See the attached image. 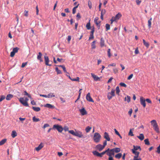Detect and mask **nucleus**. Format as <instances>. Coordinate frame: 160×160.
I'll return each instance as SVG.
<instances>
[{"label": "nucleus", "instance_id": "nucleus-1", "mask_svg": "<svg viewBox=\"0 0 160 160\" xmlns=\"http://www.w3.org/2000/svg\"><path fill=\"white\" fill-rule=\"evenodd\" d=\"M101 138V136L100 134L98 132H95L94 135L93 140L94 141L97 143L99 142Z\"/></svg>", "mask_w": 160, "mask_h": 160}, {"label": "nucleus", "instance_id": "nucleus-2", "mask_svg": "<svg viewBox=\"0 0 160 160\" xmlns=\"http://www.w3.org/2000/svg\"><path fill=\"white\" fill-rule=\"evenodd\" d=\"M115 90L114 89H112L111 92H108L107 94V98L108 100L111 99L113 97L115 96Z\"/></svg>", "mask_w": 160, "mask_h": 160}, {"label": "nucleus", "instance_id": "nucleus-3", "mask_svg": "<svg viewBox=\"0 0 160 160\" xmlns=\"http://www.w3.org/2000/svg\"><path fill=\"white\" fill-rule=\"evenodd\" d=\"M53 129H56L58 132H61L63 130V128L62 127L59 125H54L53 126Z\"/></svg>", "mask_w": 160, "mask_h": 160}, {"label": "nucleus", "instance_id": "nucleus-4", "mask_svg": "<svg viewBox=\"0 0 160 160\" xmlns=\"http://www.w3.org/2000/svg\"><path fill=\"white\" fill-rule=\"evenodd\" d=\"M98 19L99 18L98 17H96L94 19V23L96 25V26H97L98 29H99L100 28V27L101 21H98Z\"/></svg>", "mask_w": 160, "mask_h": 160}, {"label": "nucleus", "instance_id": "nucleus-5", "mask_svg": "<svg viewBox=\"0 0 160 160\" xmlns=\"http://www.w3.org/2000/svg\"><path fill=\"white\" fill-rule=\"evenodd\" d=\"M19 101L21 103L23 106L26 107H28V104L27 102H25V100L23 98H19Z\"/></svg>", "mask_w": 160, "mask_h": 160}, {"label": "nucleus", "instance_id": "nucleus-6", "mask_svg": "<svg viewBox=\"0 0 160 160\" xmlns=\"http://www.w3.org/2000/svg\"><path fill=\"white\" fill-rule=\"evenodd\" d=\"M75 136L78 137L80 138H84V136L82 134V132L79 131H77L75 132Z\"/></svg>", "mask_w": 160, "mask_h": 160}, {"label": "nucleus", "instance_id": "nucleus-7", "mask_svg": "<svg viewBox=\"0 0 160 160\" xmlns=\"http://www.w3.org/2000/svg\"><path fill=\"white\" fill-rule=\"evenodd\" d=\"M145 100L143 97H141L140 98V102L141 104L142 105L144 108L146 106Z\"/></svg>", "mask_w": 160, "mask_h": 160}, {"label": "nucleus", "instance_id": "nucleus-8", "mask_svg": "<svg viewBox=\"0 0 160 160\" xmlns=\"http://www.w3.org/2000/svg\"><path fill=\"white\" fill-rule=\"evenodd\" d=\"M86 99L89 102H93L94 101L91 98L90 96V94L88 92L86 95Z\"/></svg>", "mask_w": 160, "mask_h": 160}, {"label": "nucleus", "instance_id": "nucleus-9", "mask_svg": "<svg viewBox=\"0 0 160 160\" xmlns=\"http://www.w3.org/2000/svg\"><path fill=\"white\" fill-rule=\"evenodd\" d=\"M44 60L45 61V65L47 66H51V64H49V62L50 61L49 60V59L48 57V56H44Z\"/></svg>", "mask_w": 160, "mask_h": 160}, {"label": "nucleus", "instance_id": "nucleus-10", "mask_svg": "<svg viewBox=\"0 0 160 160\" xmlns=\"http://www.w3.org/2000/svg\"><path fill=\"white\" fill-rule=\"evenodd\" d=\"M122 16L120 12H118L116 15L115 17H112L114 18L115 21H117L119 20Z\"/></svg>", "mask_w": 160, "mask_h": 160}, {"label": "nucleus", "instance_id": "nucleus-11", "mask_svg": "<svg viewBox=\"0 0 160 160\" xmlns=\"http://www.w3.org/2000/svg\"><path fill=\"white\" fill-rule=\"evenodd\" d=\"M107 154L109 157L112 156V155H114V153L113 149H110L107 152Z\"/></svg>", "mask_w": 160, "mask_h": 160}, {"label": "nucleus", "instance_id": "nucleus-12", "mask_svg": "<svg viewBox=\"0 0 160 160\" xmlns=\"http://www.w3.org/2000/svg\"><path fill=\"white\" fill-rule=\"evenodd\" d=\"M96 148L100 152L102 151L104 148L100 144L97 145L96 146Z\"/></svg>", "mask_w": 160, "mask_h": 160}, {"label": "nucleus", "instance_id": "nucleus-13", "mask_svg": "<svg viewBox=\"0 0 160 160\" xmlns=\"http://www.w3.org/2000/svg\"><path fill=\"white\" fill-rule=\"evenodd\" d=\"M104 138L108 141H109L110 140V138H109V135L108 133L105 132L104 134Z\"/></svg>", "mask_w": 160, "mask_h": 160}, {"label": "nucleus", "instance_id": "nucleus-14", "mask_svg": "<svg viewBox=\"0 0 160 160\" xmlns=\"http://www.w3.org/2000/svg\"><path fill=\"white\" fill-rule=\"evenodd\" d=\"M100 45L101 47H103L105 46V41L103 38H101L100 39Z\"/></svg>", "mask_w": 160, "mask_h": 160}, {"label": "nucleus", "instance_id": "nucleus-15", "mask_svg": "<svg viewBox=\"0 0 160 160\" xmlns=\"http://www.w3.org/2000/svg\"><path fill=\"white\" fill-rule=\"evenodd\" d=\"M80 113L82 115H84L87 114V112L86 110L84 108H82L79 110Z\"/></svg>", "mask_w": 160, "mask_h": 160}, {"label": "nucleus", "instance_id": "nucleus-16", "mask_svg": "<svg viewBox=\"0 0 160 160\" xmlns=\"http://www.w3.org/2000/svg\"><path fill=\"white\" fill-rule=\"evenodd\" d=\"M42 54L41 52H39L38 53V55L37 56V59L39 60L40 62H42L43 60L42 58Z\"/></svg>", "mask_w": 160, "mask_h": 160}, {"label": "nucleus", "instance_id": "nucleus-17", "mask_svg": "<svg viewBox=\"0 0 160 160\" xmlns=\"http://www.w3.org/2000/svg\"><path fill=\"white\" fill-rule=\"evenodd\" d=\"M91 75L92 77L93 78L95 81H97L99 80V78L97 77L96 75L92 73H91Z\"/></svg>", "mask_w": 160, "mask_h": 160}, {"label": "nucleus", "instance_id": "nucleus-18", "mask_svg": "<svg viewBox=\"0 0 160 160\" xmlns=\"http://www.w3.org/2000/svg\"><path fill=\"white\" fill-rule=\"evenodd\" d=\"M43 146L42 143H41L39 145L35 148V150L38 151L41 150L43 147Z\"/></svg>", "mask_w": 160, "mask_h": 160}, {"label": "nucleus", "instance_id": "nucleus-19", "mask_svg": "<svg viewBox=\"0 0 160 160\" xmlns=\"http://www.w3.org/2000/svg\"><path fill=\"white\" fill-rule=\"evenodd\" d=\"M93 154L96 156L101 157V155L100 153H99L98 152L94 151L92 152Z\"/></svg>", "mask_w": 160, "mask_h": 160}, {"label": "nucleus", "instance_id": "nucleus-20", "mask_svg": "<svg viewBox=\"0 0 160 160\" xmlns=\"http://www.w3.org/2000/svg\"><path fill=\"white\" fill-rule=\"evenodd\" d=\"M44 106L49 108H55V107L54 106L48 103L46 104Z\"/></svg>", "mask_w": 160, "mask_h": 160}, {"label": "nucleus", "instance_id": "nucleus-21", "mask_svg": "<svg viewBox=\"0 0 160 160\" xmlns=\"http://www.w3.org/2000/svg\"><path fill=\"white\" fill-rule=\"evenodd\" d=\"M139 149L140 151L141 150V148L140 146H133V149H132V151L133 150L136 151L138 149Z\"/></svg>", "mask_w": 160, "mask_h": 160}, {"label": "nucleus", "instance_id": "nucleus-22", "mask_svg": "<svg viewBox=\"0 0 160 160\" xmlns=\"http://www.w3.org/2000/svg\"><path fill=\"white\" fill-rule=\"evenodd\" d=\"M113 150L114 151V153H118L120 151V148H113Z\"/></svg>", "mask_w": 160, "mask_h": 160}, {"label": "nucleus", "instance_id": "nucleus-23", "mask_svg": "<svg viewBox=\"0 0 160 160\" xmlns=\"http://www.w3.org/2000/svg\"><path fill=\"white\" fill-rule=\"evenodd\" d=\"M151 125L153 127L158 125V124L155 120H153L151 121Z\"/></svg>", "mask_w": 160, "mask_h": 160}, {"label": "nucleus", "instance_id": "nucleus-24", "mask_svg": "<svg viewBox=\"0 0 160 160\" xmlns=\"http://www.w3.org/2000/svg\"><path fill=\"white\" fill-rule=\"evenodd\" d=\"M154 130L157 133L159 132V131L158 125L153 127Z\"/></svg>", "mask_w": 160, "mask_h": 160}, {"label": "nucleus", "instance_id": "nucleus-25", "mask_svg": "<svg viewBox=\"0 0 160 160\" xmlns=\"http://www.w3.org/2000/svg\"><path fill=\"white\" fill-rule=\"evenodd\" d=\"M13 97V95L12 94H8L6 96V99L7 100H9Z\"/></svg>", "mask_w": 160, "mask_h": 160}, {"label": "nucleus", "instance_id": "nucleus-26", "mask_svg": "<svg viewBox=\"0 0 160 160\" xmlns=\"http://www.w3.org/2000/svg\"><path fill=\"white\" fill-rule=\"evenodd\" d=\"M142 41L143 43V44L147 48H148L149 46V43L146 42L145 40L143 39H142Z\"/></svg>", "mask_w": 160, "mask_h": 160}, {"label": "nucleus", "instance_id": "nucleus-27", "mask_svg": "<svg viewBox=\"0 0 160 160\" xmlns=\"http://www.w3.org/2000/svg\"><path fill=\"white\" fill-rule=\"evenodd\" d=\"M96 42V41H94L91 43V48L92 49H94L96 48V45H95Z\"/></svg>", "mask_w": 160, "mask_h": 160}, {"label": "nucleus", "instance_id": "nucleus-28", "mask_svg": "<svg viewBox=\"0 0 160 160\" xmlns=\"http://www.w3.org/2000/svg\"><path fill=\"white\" fill-rule=\"evenodd\" d=\"M68 78L72 81H78V82L79 81V78L78 77H77L76 78H75V79H72L71 78L70 76H68Z\"/></svg>", "mask_w": 160, "mask_h": 160}, {"label": "nucleus", "instance_id": "nucleus-29", "mask_svg": "<svg viewBox=\"0 0 160 160\" xmlns=\"http://www.w3.org/2000/svg\"><path fill=\"white\" fill-rule=\"evenodd\" d=\"M122 156V154L121 153H118L116 154L115 156V157L116 158L119 159L120 158H121V157Z\"/></svg>", "mask_w": 160, "mask_h": 160}, {"label": "nucleus", "instance_id": "nucleus-30", "mask_svg": "<svg viewBox=\"0 0 160 160\" xmlns=\"http://www.w3.org/2000/svg\"><path fill=\"white\" fill-rule=\"evenodd\" d=\"M131 98L130 96H127L125 97L124 98V101H127L128 102H129L130 101Z\"/></svg>", "mask_w": 160, "mask_h": 160}, {"label": "nucleus", "instance_id": "nucleus-31", "mask_svg": "<svg viewBox=\"0 0 160 160\" xmlns=\"http://www.w3.org/2000/svg\"><path fill=\"white\" fill-rule=\"evenodd\" d=\"M137 137L141 140L142 141L144 139V136L143 134H140L139 136H138Z\"/></svg>", "mask_w": 160, "mask_h": 160}, {"label": "nucleus", "instance_id": "nucleus-32", "mask_svg": "<svg viewBox=\"0 0 160 160\" xmlns=\"http://www.w3.org/2000/svg\"><path fill=\"white\" fill-rule=\"evenodd\" d=\"M87 29L88 30H90L91 28V25L90 23V20L89 22L86 25Z\"/></svg>", "mask_w": 160, "mask_h": 160}, {"label": "nucleus", "instance_id": "nucleus-33", "mask_svg": "<svg viewBox=\"0 0 160 160\" xmlns=\"http://www.w3.org/2000/svg\"><path fill=\"white\" fill-rule=\"evenodd\" d=\"M32 108L36 112H39L40 110V108L39 107H32Z\"/></svg>", "mask_w": 160, "mask_h": 160}, {"label": "nucleus", "instance_id": "nucleus-34", "mask_svg": "<svg viewBox=\"0 0 160 160\" xmlns=\"http://www.w3.org/2000/svg\"><path fill=\"white\" fill-rule=\"evenodd\" d=\"M132 152L134 154H135V156L134 157H138V156L139 154V152L136 151H134L133 150Z\"/></svg>", "mask_w": 160, "mask_h": 160}, {"label": "nucleus", "instance_id": "nucleus-35", "mask_svg": "<svg viewBox=\"0 0 160 160\" xmlns=\"http://www.w3.org/2000/svg\"><path fill=\"white\" fill-rule=\"evenodd\" d=\"M11 136L13 138H15L17 136V133L15 131H13L12 132Z\"/></svg>", "mask_w": 160, "mask_h": 160}, {"label": "nucleus", "instance_id": "nucleus-36", "mask_svg": "<svg viewBox=\"0 0 160 160\" xmlns=\"http://www.w3.org/2000/svg\"><path fill=\"white\" fill-rule=\"evenodd\" d=\"M55 95L53 93H50L47 95V98H51L52 97H55Z\"/></svg>", "mask_w": 160, "mask_h": 160}, {"label": "nucleus", "instance_id": "nucleus-37", "mask_svg": "<svg viewBox=\"0 0 160 160\" xmlns=\"http://www.w3.org/2000/svg\"><path fill=\"white\" fill-rule=\"evenodd\" d=\"M7 139H3L0 142V146L4 144L6 142Z\"/></svg>", "mask_w": 160, "mask_h": 160}, {"label": "nucleus", "instance_id": "nucleus-38", "mask_svg": "<svg viewBox=\"0 0 160 160\" xmlns=\"http://www.w3.org/2000/svg\"><path fill=\"white\" fill-rule=\"evenodd\" d=\"M91 129L92 128L91 127L88 126L85 128V131L87 133L89 132Z\"/></svg>", "mask_w": 160, "mask_h": 160}, {"label": "nucleus", "instance_id": "nucleus-39", "mask_svg": "<svg viewBox=\"0 0 160 160\" xmlns=\"http://www.w3.org/2000/svg\"><path fill=\"white\" fill-rule=\"evenodd\" d=\"M109 150V148H108L107 150H105V151H103V152H102L100 153V155H101V157H102V156L103 155H104L105 153H107V152Z\"/></svg>", "mask_w": 160, "mask_h": 160}, {"label": "nucleus", "instance_id": "nucleus-40", "mask_svg": "<svg viewBox=\"0 0 160 160\" xmlns=\"http://www.w3.org/2000/svg\"><path fill=\"white\" fill-rule=\"evenodd\" d=\"M79 4H78L77 6L74 7L72 9V13L74 14L76 12V9L78 8Z\"/></svg>", "mask_w": 160, "mask_h": 160}, {"label": "nucleus", "instance_id": "nucleus-41", "mask_svg": "<svg viewBox=\"0 0 160 160\" xmlns=\"http://www.w3.org/2000/svg\"><path fill=\"white\" fill-rule=\"evenodd\" d=\"M59 67H61L65 72H66L67 74L68 73V72H67L66 70V68L64 66L61 65L59 66Z\"/></svg>", "mask_w": 160, "mask_h": 160}, {"label": "nucleus", "instance_id": "nucleus-42", "mask_svg": "<svg viewBox=\"0 0 160 160\" xmlns=\"http://www.w3.org/2000/svg\"><path fill=\"white\" fill-rule=\"evenodd\" d=\"M32 120L34 122H38L40 121L38 118H36L35 116L32 118Z\"/></svg>", "mask_w": 160, "mask_h": 160}, {"label": "nucleus", "instance_id": "nucleus-43", "mask_svg": "<svg viewBox=\"0 0 160 160\" xmlns=\"http://www.w3.org/2000/svg\"><path fill=\"white\" fill-rule=\"evenodd\" d=\"M152 20V18H151L148 21V26L149 27V28H150L151 27V21Z\"/></svg>", "mask_w": 160, "mask_h": 160}, {"label": "nucleus", "instance_id": "nucleus-44", "mask_svg": "<svg viewBox=\"0 0 160 160\" xmlns=\"http://www.w3.org/2000/svg\"><path fill=\"white\" fill-rule=\"evenodd\" d=\"M116 93L118 95H119V93L120 92V90H119V87L118 86H117L116 88Z\"/></svg>", "mask_w": 160, "mask_h": 160}, {"label": "nucleus", "instance_id": "nucleus-45", "mask_svg": "<svg viewBox=\"0 0 160 160\" xmlns=\"http://www.w3.org/2000/svg\"><path fill=\"white\" fill-rule=\"evenodd\" d=\"M157 149L156 152L158 154H160V144H159V146L157 148Z\"/></svg>", "mask_w": 160, "mask_h": 160}, {"label": "nucleus", "instance_id": "nucleus-46", "mask_svg": "<svg viewBox=\"0 0 160 160\" xmlns=\"http://www.w3.org/2000/svg\"><path fill=\"white\" fill-rule=\"evenodd\" d=\"M55 70L57 72V74H62V72L61 70H59L58 68H56Z\"/></svg>", "mask_w": 160, "mask_h": 160}, {"label": "nucleus", "instance_id": "nucleus-47", "mask_svg": "<svg viewBox=\"0 0 160 160\" xmlns=\"http://www.w3.org/2000/svg\"><path fill=\"white\" fill-rule=\"evenodd\" d=\"M105 27L106 28V30L108 31L110 29V25L108 24H106L105 25Z\"/></svg>", "mask_w": 160, "mask_h": 160}, {"label": "nucleus", "instance_id": "nucleus-48", "mask_svg": "<svg viewBox=\"0 0 160 160\" xmlns=\"http://www.w3.org/2000/svg\"><path fill=\"white\" fill-rule=\"evenodd\" d=\"M145 144L147 145H149L150 144V143L149 141V140L148 139H145L144 141Z\"/></svg>", "mask_w": 160, "mask_h": 160}, {"label": "nucleus", "instance_id": "nucleus-49", "mask_svg": "<svg viewBox=\"0 0 160 160\" xmlns=\"http://www.w3.org/2000/svg\"><path fill=\"white\" fill-rule=\"evenodd\" d=\"M88 5L89 8L91 9L92 8V4L90 1H88Z\"/></svg>", "mask_w": 160, "mask_h": 160}, {"label": "nucleus", "instance_id": "nucleus-50", "mask_svg": "<svg viewBox=\"0 0 160 160\" xmlns=\"http://www.w3.org/2000/svg\"><path fill=\"white\" fill-rule=\"evenodd\" d=\"M18 49H19V48L17 47L14 48H13L12 51L14 52L15 53H16L18 52Z\"/></svg>", "mask_w": 160, "mask_h": 160}, {"label": "nucleus", "instance_id": "nucleus-51", "mask_svg": "<svg viewBox=\"0 0 160 160\" xmlns=\"http://www.w3.org/2000/svg\"><path fill=\"white\" fill-rule=\"evenodd\" d=\"M6 98V97L4 95H1L0 96V102L2 101L4 99Z\"/></svg>", "mask_w": 160, "mask_h": 160}, {"label": "nucleus", "instance_id": "nucleus-52", "mask_svg": "<svg viewBox=\"0 0 160 160\" xmlns=\"http://www.w3.org/2000/svg\"><path fill=\"white\" fill-rule=\"evenodd\" d=\"M110 51H111L110 49L109 48L108 49V57L109 58H110L111 56V53H110Z\"/></svg>", "mask_w": 160, "mask_h": 160}, {"label": "nucleus", "instance_id": "nucleus-53", "mask_svg": "<svg viewBox=\"0 0 160 160\" xmlns=\"http://www.w3.org/2000/svg\"><path fill=\"white\" fill-rule=\"evenodd\" d=\"M68 132L69 133L71 134H72L74 136H75V132H74L73 130H69L68 131Z\"/></svg>", "mask_w": 160, "mask_h": 160}, {"label": "nucleus", "instance_id": "nucleus-54", "mask_svg": "<svg viewBox=\"0 0 160 160\" xmlns=\"http://www.w3.org/2000/svg\"><path fill=\"white\" fill-rule=\"evenodd\" d=\"M119 84L122 87H127L126 84L123 82H121Z\"/></svg>", "mask_w": 160, "mask_h": 160}, {"label": "nucleus", "instance_id": "nucleus-55", "mask_svg": "<svg viewBox=\"0 0 160 160\" xmlns=\"http://www.w3.org/2000/svg\"><path fill=\"white\" fill-rule=\"evenodd\" d=\"M106 13V10L105 9H102L101 10V15H104Z\"/></svg>", "mask_w": 160, "mask_h": 160}, {"label": "nucleus", "instance_id": "nucleus-56", "mask_svg": "<svg viewBox=\"0 0 160 160\" xmlns=\"http://www.w3.org/2000/svg\"><path fill=\"white\" fill-rule=\"evenodd\" d=\"M113 72L115 74H116V73H118V70L117 68H113Z\"/></svg>", "mask_w": 160, "mask_h": 160}, {"label": "nucleus", "instance_id": "nucleus-57", "mask_svg": "<svg viewBox=\"0 0 160 160\" xmlns=\"http://www.w3.org/2000/svg\"><path fill=\"white\" fill-rule=\"evenodd\" d=\"M77 20H78L80 19L81 18V17L80 15V14L79 13H78L77 15Z\"/></svg>", "mask_w": 160, "mask_h": 160}, {"label": "nucleus", "instance_id": "nucleus-58", "mask_svg": "<svg viewBox=\"0 0 160 160\" xmlns=\"http://www.w3.org/2000/svg\"><path fill=\"white\" fill-rule=\"evenodd\" d=\"M94 31V27H93L91 30V31L90 32V34L93 35Z\"/></svg>", "mask_w": 160, "mask_h": 160}, {"label": "nucleus", "instance_id": "nucleus-59", "mask_svg": "<svg viewBox=\"0 0 160 160\" xmlns=\"http://www.w3.org/2000/svg\"><path fill=\"white\" fill-rule=\"evenodd\" d=\"M128 135L132 136H134V135L133 134V132H132L131 129H130V130L129 132Z\"/></svg>", "mask_w": 160, "mask_h": 160}, {"label": "nucleus", "instance_id": "nucleus-60", "mask_svg": "<svg viewBox=\"0 0 160 160\" xmlns=\"http://www.w3.org/2000/svg\"><path fill=\"white\" fill-rule=\"evenodd\" d=\"M133 160H141V158H138V157H134Z\"/></svg>", "mask_w": 160, "mask_h": 160}, {"label": "nucleus", "instance_id": "nucleus-61", "mask_svg": "<svg viewBox=\"0 0 160 160\" xmlns=\"http://www.w3.org/2000/svg\"><path fill=\"white\" fill-rule=\"evenodd\" d=\"M132 109L131 108L128 112V113L130 116H131L132 113Z\"/></svg>", "mask_w": 160, "mask_h": 160}, {"label": "nucleus", "instance_id": "nucleus-62", "mask_svg": "<svg viewBox=\"0 0 160 160\" xmlns=\"http://www.w3.org/2000/svg\"><path fill=\"white\" fill-rule=\"evenodd\" d=\"M94 38L93 35L90 34V37L89 38V40H90L92 39H93Z\"/></svg>", "mask_w": 160, "mask_h": 160}, {"label": "nucleus", "instance_id": "nucleus-63", "mask_svg": "<svg viewBox=\"0 0 160 160\" xmlns=\"http://www.w3.org/2000/svg\"><path fill=\"white\" fill-rule=\"evenodd\" d=\"M63 129L65 131H69L68 130V128L67 126L64 127V128H63Z\"/></svg>", "mask_w": 160, "mask_h": 160}, {"label": "nucleus", "instance_id": "nucleus-64", "mask_svg": "<svg viewBox=\"0 0 160 160\" xmlns=\"http://www.w3.org/2000/svg\"><path fill=\"white\" fill-rule=\"evenodd\" d=\"M145 101L148 103H152V101L149 99L147 98L145 100Z\"/></svg>", "mask_w": 160, "mask_h": 160}]
</instances>
